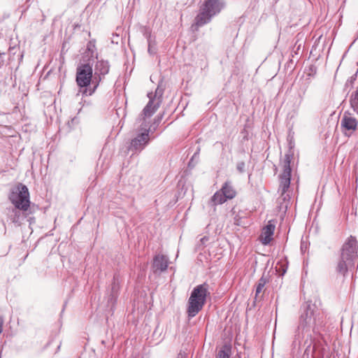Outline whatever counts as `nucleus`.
Wrapping results in <instances>:
<instances>
[{
  "mask_svg": "<svg viewBox=\"0 0 358 358\" xmlns=\"http://www.w3.org/2000/svg\"><path fill=\"white\" fill-rule=\"evenodd\" d=\"M275 229V223L273 220H269L262 228L259 236V241L263 245H268L273 241V236Z\"/></svg>",
  "mask_w": 358,
  "mask_h": 358,
  "instance_id": "obj_7",
  "label": "nucleus"
},
{
  "mask_svg": "<svg viewBox=\"0 0 358 358\" xmlns=\"http://www.w3.org/2000/svg\"><path fill=\"white\" fill-rule=\"evenodd\" d=\"M227 200L224 193L220 189L211 197L210 202L213 206H217L225 203Z\"/></svg>",
  "mask_w": 358,
  "mask_h": 358,
  "instance_id": "obj_13",
  "label": "nucleus"
},
{
  "mask_svg": "<svg viewBox=\"0 0 358 358\" xmlns=\"http://www.w3.org/2000/svg\"><path fill=\"white\" fill-rule=\"evenodd\" d=\"M8 199L15 208L27 212L30 207L31 201L29 192L26 185L18 182L11 189Z\"/></svg>",
  "mask_w": 358,
  "mask_h": 358,
  "instance_id": "obj_3",
  "label": "nucleus"
},
{
  "mask_svg": "<svg viewBox=\"0 0 358 358\" xmlns=\"http://www.w3.org/2000/svg\"><path fill=\"white\" fill-rule=\"evenodd\" d=\"M292 156L286 155L285 156L283 171L280 176V190L281 194L283 195L289 189L291 180V166Z\"/></svg>",
  "mask_w": 358,
  "mask_h": 358,
  "instance_id": "obj_5",
  "label": "nucleus"
},
{
  "mask_svg": "<svg viewBox=\"0 0 358 358\" xmlns=\"http://www.w3.org/2000/svg\"><path fill=\"white\" fill-rule=\"evenodd\" d=\"M2 329H3V321L1 319H0V334L2 331Z\"/></svg>",
  "mask_w": 358,
  "mask_h": 358,
  "instance_id": "obj_18",
  "label": "nucleus"
},
{
  "mask_svg": "<svg viewBox=\"0 0 358 358\" xmlns=\"http://www.w3.org/2000/svg\"><path fill=\"white\" fill-rule=\"evenodd\" d=\"M357 251V242L355 238L350 237L343 247L342 255L346 257H353Z\"/></svg>",
  "mask_w": 358,
  "mask_h": 358,
  "instance_id": "obj_8",
  "label": "nucleus"
},
{
  "mask_svg": "<svg viewBox=\"0 0 358 358\" xmlns=\"http://www.w3.org/2000/svg\"><path fill=\"white\" fill-rule=\"evenodd\" d=\"M149 140V130H145V132L139 134L132 140L131 145L135 150H142L144 145L148 143Z\"/></svg>",
  "mask_w": 358,
  "mask_h": 358,
  "instance_id": "obj_9",
  "label": "nucleus"
},
{
  "mask_svg": "<svg viewBox=\"0 0 358 358\" xmlns=\"http://www.w3.org/2000/svg\"><path fill=\"white\" fill-rule=\"evenodd\" d=\"M266 284V280L262 277L259 280L256 287L255 292V300H260L262 297V292L264 291V288Z\"/></svg>",
  "mask_w": 358,
  "mask_h": 358,
  "instance_id": "obj_14",
  "label": "nucleus"
},
{
  "mask_svg": "<svg viewBox=\"0 0 358 358\" xmlns=\"http://www.w3.org/2000/svg\"><path fill=\"white\" fill-rule=\"evenodd\" d=\"M97 86H98V84H96V85L94 86V89H93V90H88L87 88H85V89L83 90V94H85V95H87V93H88V94H89V95H92V94L95 92V90H96V89Z\"/></svg>",
  "mask_w": 358,
  "mask_h": 358,
  "instance_id": "obj_17",
  "label": "nucleus"
},
{
  "mask_svg": "<svg viewBox=\"0 0 358 358\" xmlns=\"http://www.w3.org/2000/svg\"><path fill=\"white\" fill-rule=\"evenodd\" d=\"M231 348L229 345H224L218 352L216 358H229Z\"/></svg>",
  "mask_w": 358,
  "mask_h": 358,
  "instance_id": "obj_16",
  "label": "nucleus"
},
{
  "mask_svg": "<svg viewBox=\"0 0 358 358\" xmlns=\"http://www.w3.org/2000/svg\"><path fill=\"white\" fill-rule=\"evenodd\" d=\"M210 294L209 285L206 282L193 289L187 302V313L189 317L196 316L202 310Z\"/></svg>",
  "mask_w": 358,
  "mask_h": 358,
  "instance_id": "obj_2",
  "label": "nucleus"
},
{
  "mask_svg": "<svg viewBox=\"0 0 358 358\" xmlns=\"http://www.w3.org/2000/svg\"><path fill=\"white\" fill-rule=\"evenodd\" d=\"M350 103L354 111L358 114V87L350 96Z\"/></svg>",
  "mask_w": 358,
  "mask_h": 358,
  "instance_id": "obj_15",
  "label": "nucleus"
},
{
  "mask_svg": "<svg viewBox=\"0 0 358 358\" xmlns=\"http://www.w3.org/2000/svg\"><path fill=\"white\" fill-rule=\"evenodd\" d=\"M159 104L155 103L153 100H150L146 105L143 111V119L145 120L151 117L158 109Z\"/></svg>",
  "mask_w": 358,
  "mask_h": 358,
  "instance_id": "obj_11",
  "label": "nucleus"
},
{
  "mask_svg": "<svg viewBox=\"0 0 358 358\" xmlns=\"http://www.w3.org/2000/svg\"><path fill=\"white\" fill-rule=\"evenodd\" d=\"M93 75L92 66L89 64H81L76 69V81L78 87H87L90 85Z\"/></svg>",
  "mask_w": 358,
  "mask_h": 358,
  "instance_id": "obj_4",
  "label": "nucleus"
},
{
  "mask_svg": "<svg viewBox=\"0 0 358 358\" xmlns=\"http://www.w3.org/2000/svg\"><path fill=\"white\" fill-rule=\"evenodd\" d=\"M153 266L156 271H165L168 267L167 258L164 255L156 256L154 259Z\"/></svg>",
  "mask_w": 358,
  "mask_h": 358,
  "instance_id": "obj_10",
  "label": "nucleus"
},
{
  "mask_svg": "<svg viewBox=\"0 0 358 358\" xmlns=\"http://www.w3.org/2000/svg\"><path fill=\"white\" fill-rule=\"evenodd\" d=\"M223 7L222 0H204L199 7V12L194 18L192 27L197 30L208 23L213 16L220 13Z\"/></svg>",
  "mask_w": 358,
  "mask_h": 358,
  "instance_id": "obj_1",
  "label": "nucleus"
},
{
  "mask_svg": "<svg viewBox=\"0 0 358 358\" xmlns=\"http://www.w3.org/2000/svg\"><path fill=\"white\" fill-rule=\"evenodd\" d=\"M341 125L345 130V135H351L357 129L358 121L351 113L345 111L342 117Z\"/></svg>",
  "mask_w": 358,
  "mask_h": 358,
  "instance_id": "obj_6",
  "label": "nucleus"
},
{
  "mask_svg": "<svg viewBox=\"0 0 358 358\" xmlns=\"http://www.w3.org/2000/svg\"><path fill=\"white\" fill-rule=\"evenodd\" d=\"M220 189L224 193L225 197H227V199H232L236 195V190L231 185L229 182H224Z\"/></svg>",
  "mask_w": 358,
  "mask_h": 358,
  "instance_id": "obj_12",
  "label": "nucleus"
}]
</instances>
